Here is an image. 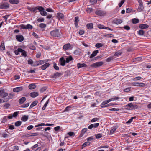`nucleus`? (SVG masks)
Wrapping results in <instances>:
<instances>
[{"instance_id": "41", "label": "nucleus", "mask_w": 151, "mask_h": 151, "mask_svg": "<svg viewBox=\"0 0 151 151\" xmlns=\"http://www.w3.org/2000/svg\"><path fill=\"white\" fill-rule=\"evenodd\" d=\"M22 124V122L20 121H17L15 123V125L17 127L20 126Z\"/></svg>"}, {"instance_id": "2", "label": "nucleus", "mask_w": 151, "mask_h": 151, "mask_svg": "<svg viewBox=\"0 0 151 151\" xmlns=\"http://www.w3.org/2000/svg\"><path fill=\"white\" fill-rule=\"evenodd\" d=\"M60 32L58 29L52 31L50 32V34L53 37H59L60 36Z\"/></svg>"}, {"instance_id": "30", "label": "nucleus", "mask_w": 151, "mask_h": 151, "mask_svg": "<svg viewBox=\"0 0 151 151\" xmlns=\"http://www.w3.org/2000/svg\"><path fill=\"white\" fill-rule=\"evenodd\" d=\"M40 8V6L39 7H36L35 8H31V9H29V10L30 11H33L34 12H36V11L37 10H39V9Z\"/></svg>"}, {"instance_id": "36", "label": "nucleus", "mask_w": 151, "mask_h": 151, "mask_svg": "<svg viewBox=\"0 0 151 151\" xmlns=\"http://www.w3.org/2000/svg\"><path fill=\"white\" fill-rule=\"evenodd\" d=\"M132 22L134 24H136L139 22V20L138 19L134 18L132 19Z\"/></svg>"}, {"instance_id": "63", "label": "nucleus", "mask_w": 151, "mask_h": 151, "mask_svg": "<svg viewBox=\"0 0 151 151\" xmlns=\"http://www.w3.org/2000/svg\"><path fill=\"white\" fill-rule=\"evenodd\" d=\"M99 120V119L97 118L93 119L91 121V122H96Z\"/></svg>"}, {"instance_id": "62", "label": "nucleus", "mask_w": 151, "mask_h": 151, "mask_svg": "<svg viewBox=\"0 0 151 151\" xmlns=\"http://www.w3.org/2000/svg\"><path fill=\"white\" fill-rule=\"evenodd\" d=\"M44 19L43 18H39L37 19V21L39 22H42L44 21Z\"/></svg>"}, {"instance_id": "9", "label": "nucleus", "mask_w": 151, "mask_h": 151, "mask_svg": "<svg viewBox=\"0 0 151 151\" xmlns=\"http://www.w3.org/2000/svg\"><path fill=\"white\" fill-rule=\"evenodd\" d=\"M17 40L19 42H22L24 40V38L23 36L21 35H17L16 36Z\"/></svg>"}, {"instance_id": "31", "label": "nucleus", "mask_w": 151, "mask_h": 151, "mask_svg": "<svg viewBox=\"0 0 151 151\" xmlns=\"http://www.w3.org/2000/svg\"><path fill=\"white\" fill-rule=\"evenodd\" d=\"M38 102L37 101H34L31 104L30 108H31L35 106L37 104Z\"/></svg>"}, {"instance_id": "28", "label": "nucleus", "mask_w": 151, "mask_h": 151, "mask_svg": "<svg viewBox=\"0 0 151 151\" xmlns=\"http://www.w3.org/2000/svg\"><path fill=\"white\" fill-rule=\"evenodd\" d=\"M79 22V18L78 17H76L75 18V24L76 27L78 26Z\"/></svg>"}, {"instance_id": "13", "label": "nucleus", "mask_w": 151, "mask_h": 151, "mask_svg": "<svg viewBox=\"0 0 151 151\" xmlns=\"http://www.w3.org/2000/svg\"><path fill=\"white\" fill-rule=\"evenodd\" d=\"M50 65V64L48 63H47L42 65L40 67L41 68L42 70H45Z\"/></svg>"}, {"instance_id": "16", "label": "nucleus", "mask_w": 151, "mask_h": 151, "mask_svg": "<svg viewBox=\"0 0 151 151\" xmlns=\"http://www.w3.org/2000/svg\"><path fill=\"white\" fill-rule=\"evenodd\" d=\"M57 18L59 20L63 19H64V15L61 13H58L57 14Z\"/></svg>"}, {"instance_id": "4", "label": "nucleus", "mask_w": 151, "mask_h": 151, "mask_svg": "<svg viewBox=\"0 0 151 151\" xmlns=\"http://www.w3.org/2000/svg\"><path fill=\"white\" fill-rule=\"evenodd\" d=\"M20 27L21 29H32L33 27V26L29 24H28L26 25L24 24H22L20 26Z\"/></svg>"}, {"instance_id": "12", "label": "nucleus", "mask_w": 151, "mask_h": 151, "mask_svg": "<svg viewBox=\"0 0 151 151\" xmlns=\"http://www.w3.org/2000/svg\"><path fill=\"white\" fill-rule=\"evenodd\" d=\"M133 85L135 86H140L141 87H145V85L144 83H133Z\"/></svg>"}, {"instance_id": "20", "label": "nucleus", "mask_w": 151, "mask_h": 151, "mask_svg": "<svg viewBox=\"0 0 151 151\" xmlns=\"http://www.w3.org/2000/svg\"><path fill=\"white\" fill-rule=\"evenodd\" d=\"M70 43H68L64 45L63 48L64 50H66L70 47Z\"/></svg>"}, {"instance_id": "15", "label": "nucleus", "mask_w": 151, "mask_h": 151, "mask_svg": "<svg viewBox=\"0 0 151 151\" xmlns=\"http://www.w3.org/2000/svg\"><path fill=\"white\" fill-rule=\"evenodd\" d=\"M22 88L21 87H17L14 88L13 89V91L14 92H18L22 90Z\"/></svg>"}, {"instance_id": "26", "label": "nucleus", "mask_w": 151, "mask_h": 151, "mask_svg": "<svg viewBox=\"0 0 151 151\" xmlns=\"http://www.w3.org/2000/svg\"><path fill=\"white\" fill-rule=\"evenodd\" d=\"M86 66V65L85 63L81 64L78 63L77 64V67L78 69L82 67H85Z\"/></svg>"}, {"instance_id": "5", "label": "nucleus", "mask_w": 151, "mask_h": 151, "mask_svg": "<svg viewBox=\"0 0 151 151\" xmlns=\"http://www.w3.org/2000/svg\"><path fill=\"white\" fill-rule=\"evenodd\" d=\"M103 64L102 62H99L95 63L91 65V67L93 68H96L99 66H101Z\"/></svg>"}, {"instance_id": "61", "label": "nucleus", "mask_w": 151, "mask_h": 151, "mask_svg": "<svg viewBox=\"0 0 151 151\" xmlns=\"http://www.w3.org/2000/svg\"><path fill=\"white\" fill-rule=\"evenodd\" d=\"M134 118V117H132L128 121L126 122V123H130L132 121V120Z\"/></svg>"}, {"instance_id": "60", "label": "nucleus", "mask_w": 151, "mask_h": 151, "mask_svg": "<svg viewBox=\"0 0 151 151\" xmlns=\"http://www.w3.org/2000/svg\"><path fill=\"white\" fill-rule=\"evenodd\" d=\"M18 112H15L13 113V115H12L14 117H15L18 115Z\"/></svg>"}, {"instance_id": "38", "label": "nucleus", "mask_w": 151, "mask_h": 151, "mask_svg": "<svg viewBox=\"0 0 151 151\" xmlns=\"http://www.w3.org/2000/svg\"><path fill=\"white\" fill-rule=\"evenodd\" d=\"M119 98L118 97H116L114 98H112L111 99H109V100H107L108 101V102L109 103L110 102H111L112 101H114L116 100H118L119 99Z\"/></svg>"}, {"instance_id": "21", "label": "nucleus", "mask_w": 151, "mask_h": 151, "mask_svg": "<svg viewBox=\"0 0 151 151\" xmlns=\"http://www.w3.org/2000/svg\"><path fill=\"white\" fill-rule=\"evenodd\" d=\"M26 100V99L25 97H22L19 100V104H22Z\"/></svg>"}, {"instance_id": "44", "label": "nucleus", "mask_w": 151, "mask_h": 151, "mask_svg": "<svg viewBox=\"0 0 151 151\" xmlns=\"http://www.w3.org/2000/svg\"><path fill=\"white\" fill-rule=\"evenodd\" d=\"M122 52L120 51H119L115 53L114 54L115 56H119V55H121L122 54Z\"/></svg>"}, {"instance_id": "14", "label": "nucleus", "mask_w": 151, "mask_h": 151, "mask_svg": "<svg viewBox=\"0 0 151 151\" xmlns=\"http://www.w3.org/2000/svg\"><path fill=\"white\" fill-rule=\"evenodd\" d=\"M30 95L31 97L35 98L38 95V93L36 91L30 93Z\"/></svg>"}, {"instance_id": "19", "label": "nucleus", "mask_w": 151, "mask_h": 151, "mask_svg": "<svg viewBox=\"0 0 151 151\" xmlns=\"http://www.w3.org/2000/svg\"><path fill=\"white\" fill-rule=\"evenodd\" d=\"M60 65L62 66H64L65 65L66 61L63 57H62L60 59Z\"/></svg>"}, {"instance_id": "64", "label": "nucleus", "mask_w": 151, "mask_h": 151, "mask_svg": "<svg viewBox=\"0 0 151 151\" xmlns=\"http://www.w3.org/2000/svg\"><path fill=\"white\" fill-rule=\"evenodd\" d=\"M116 130V128L114 127L110 131V133L111 134H113Z\"/></svg>"}, {"instance_id": "25", "label": "nucleus", "mask_w": 151, "mask_h": 151, "mask_svg": "<svg viewBox=\"0 0 151 151\" xmlns=\"http://www.w3.org/2000/svg\"><path fill=\"white\" fill-rule=\"evenodd\" d=\"M144 7L143 6V4H139V5L138 7V8L137 9V11L138 12H141V11H142L144 9Z\"/></svg>"}, {"instance_id": "43", "label": "nucleus", "mask_w": 151, "mask_h": 151, "mask_svg": "<svg viewBox=\"0 0 151 151\" xmlns=\"http://www.w3.org/2000/svg\"><path fill=\"white\" fill-rule=\"evenodd\" d=\"M46 25L44 23H42L39 25V27L41 28H44L46 27Z\"/></svg>"}, {"instance_id": "56", "label": "nucleus", "mask_w": 151, "mask_h": 151, "mask_svg": "<svg viewBox=\"0 0 151 151\" xmlns=\"http://www.w3.org/2000/svg\"><path fill=\"white\" fill-rule=\"evenodd\" d=\"M96 138H100L102 137V135L100 134H98L95 135Z\"/></svg>"}, {"instance_id": "46", "label": "nucleus", "mask_w": 151, "mask_h": 151, "mask_svg": "<svg viewBox=\"0 0 151 151\" xmlns=\"http://www.w3.org/2000/svg\"><path fill=\"white\" fill-rule=\"evenodd\" d=\"M48 102H49V100H48L46 101V102L45 103V104L44 106L42 108V110H45V109L46 108V106H47V104L48 103Z\"/></svg>"}, {"instance_id": "32", "label": "nucleus", "mask_w": 151, "mask_h": 151, "mask_svg": "<svg viewBox=\"0 0 151 151\" xmlns=\"http://www.w3.org/2000/svg\"><path fill=\"white\" fill-rule=\"evenodd\" d=\"M139 27L141 29H145L148 27V26L146 24H140Z\"/></svg>"}, {"instance_id": "8", "label": "nucleus", "mask_w": 151, "mask_h": 151, "mask_svg": "<svg viewBox=\"0 0 151 151\" xmlns=\"http://www.w3.org/2000/svg\"><path fill=\"white\" fill-rule=\"evenodd\" d=\"M61 75V73L58 72H56L53 75H52L50 76L51 79H55L59 77Z\"/></svg>"}, {"instance_id": "17", "label": "nucleus", "mask_w": 151, "mask_h": 151, "mask_svg": "<svg viewBox=\"0 0 151 151\" xmlns=\"http://www.w3.org/2000/svg\"><path fill=\"white\" fill-rule=\"evenodd\" d=\"M48 61L47 59L43 60L38 61V65H41L43 64L44 63H46Z\"/></svg>"}, {"instance_id": "55", "label": "nucleus", "mask_w": 151, "mask_h": 151, "mask_svg": "<svg viewBox=\"0 0 151 151\" xmlns=\"http://www.w3.org/2000/svg\"><path fill=\"white\" fill-rule=\"evenodd\" d=\"M7 117H6V116H5L4 117L2 120L1 121V122L2 123H5V122L6 121H7Z\"/></svg>"}, {"instance_id": "27", "label": "nucleus", "mask_w": 151, "mask_h": 151, "mask_svg": "<svg viewBox=\"0 0 151 151\" xmlns=\"http://www.w3.org/2000/svg\"><path fill=\"white\" fill-rule=\"evenodd\" d=\"M98 50H95V51H94L93 52V53H92V54L90 56V58H92L95 56H96L97 53H98Z\"/></svg>"}, {"instance_id": "59", "label": "nucleus", "mask_w": 151, "mask_h": 151, "mask_svg": "<svg viewBox=\"0 0 151 151\" xmlns=\"http://www.w3.org/2000/svg\"><path fill=\"white\" fill-rule=\"evenodd\" d=\"M26 54H27V52L25 51H24V50L23 52H22L21 55L22 56H24L25 57H26L27 56Z\"/></svg>"}, {"instance_id": "34", "label": "nucleus", "mask_w": 151, "mask_h": 151, "mask_svg": "<svg viewBox=\"0 0 151 151\" xmlns=\"http://www.w3.org/2000/svg\"><path fill=\"white\" fill-rule=\"evenodd\" d=\"M14 96V94L13 93H10L8 96V100L12 99Z\"/></svg>"}, {"instance_id": "7", "label": "nucleus", "mask_w": 151, "mask_h": 151, "mask_svg": "<svg viewBox=\"0 0 151 151\" xmlns=\"http://www.w3.org/2000/svg\"><path fill=\"white\" fill-rule=\"evenodd\" d=\"M39 11L40 12V14L43 16H46L47 15V12L45 11L44 8L41 6H40Z\"/></svg>"}, {"instance_id": "51", "label": "nucleus", "mask_w": 151, "mask_h": 151, "mask_svg": "<svg viewBox=\"0 0 151 151\" xmlns=\"http://www.w3.org/2000/svg\"><path fill=\"white\" fill-rule=\"evenodd\" d=\"M29 48L32 50H35L36 49L35 47L32 45H29Z\"/></svg>"}, {"instance_id": "57", "label": "nucleus", "mask_w": 151, "mask_h": 151, "mask_svg": "<svg viewBox=\"0 0 151 151\" xmlns=\"http://www.w3.org/2000/svg\"><path fill=\"white\" fill-rule=\"evenodd\" d=\"M92 9L91 8H88L87 9V11L88 13H90L92 11Z\"/></svg>"}, {"instance_id": "50", "label": "nucleus", "mask_w": 151, "mask_h": 151, "mask_svg": "<svg viewBox=\"0 0 151 151\" xmlns=\"http://www.w3.org/2000/svg\"><path fill=\"white\" fill-rule=\"evenodd\" d=\"M53 66L54 67V68L57 70H59V68L57 66L56 64L54 63H53Z\"/></svg>"}, {"instance_id": "39", "label": "nucleus", "mask_w": 151, "mask_h": 151, "mask_svg": "<svg viewBox=\"0 0 151 151\" xmlns=\"http://www.w3.org/2000/svg\"><path fill=\"white\" fill-rule=\"evenodd\" d=\"M0 48L1 50H3L5 49L4 44V42H2L0 45Z\"/></svg>"}, {"instance_id": "11", "label": "nucleus", "mask_w": 151, "mask_h": 151, "mask_svg": "<svg viewBox=\"0 0 151 151\" xmlns=\"http://www.w3.org/2000/svg\"><path fill=\"white\" fill-rule=\"evenodd\" d=\"M99 123H96L94 124H91L88 126V128L89 129H91L93 128H96L99 126Z\"/></svg>"}, {"instance_id": "18", "label": "nucleus", "mask_w": 151, "mask_h": 151, "mask_svg": "<svg viewBox=\"0 0 151 151\" xmlns=\"http://www.w3.org/2000/svg\"><path fill=\"white\" fill-rule=\"evenodd\" d=\"M122 21L121 19H116L113 21V23L117 24H119L122 22Z\"/></svg>"}, {"instance_id": "10", "label": "nucleus", "mask_w": 151, "mask_h": 151, "mask_svg": "<svg viewBox=\"0 0 151 151\" xmlns=\"http://www.w3.org/2000/svg\"><path fill=\"white\" fill-rule=\"evenodd\" d=\"M9 7V4L6 3L0 5V8L1 9H6Z\"/></svg>"}, {"instance_id": "52", "label": "nucleus", "mask_w": 151, "mask_h": 151, "mask_svg": "<svg viewBox=\"0 0 151 151\" xmlns=\"http://www.w3.org/2000/svg\"><path fill=\"white\" fill-rule=\"evenodd\" d=\"M108 103V101L107 100L104 101L102 103L101 106H105V105L107 104Z\"/></svg>"}, {"instance_id": "35", "label": "nucleus", "mask_w": 151, "mask_h": 151, "mask_svg": "<svg viewBox=\"0 0 151 151\" xmlns=\"http://www.w3.org/2000/svg\"><path fill=\"white\" fill-rule=\"evenodd\" d=\"M81 53V50L79 49H76L74 52V53L76 55H79Z\"/></svg>"}, {"instance_id": "33", "label": "nucleus", "mask_w": 151, "mask_h": 151, "mask_svg": "<svg viewBox=\"0 0 151 151\" xmlns=\"http://www.w3.org/2000/svg\"><path fill=\"white\" fill-rule=\"evenodd\" d=\"M9 2L12 4H17L19 3V0H9Z\"/></svg>"}, {"instance_id": "37", "label": "nucleus", "mask_w": 151, "mask_h": 151, "mask_svg": "<svg viewBox=\"0 0 151 151\" xmlns=\"http://www.w3.org/2000/svg\"><path fill=\"white\" fill-rule=\"evenodd\" d=\"M73 59L72 57L71 56H69L66 58V62L67 63H69L70 61L71 60Z\"/></svg>"}, {"instance_id": "23", "label": "nucleus", "mask_w": 151, "mask_h": 151, "mask_svg": "<svg viewBox=\"0 0 151 151\" xmlns=\"http://www.w3.org/2000/svg\"><path fill=\"white\" fill-rule=\"evenodd\" d=\"M29 88L30 89H33L35 88L36 87V85L34 83H32L29 84Z\"/></svg>"}, {"instance_id": "1", "label": "nucleus", "mask_w": 151, "mask_h": 151, "mask_svg": "<svg viewBox=\"0 0 151 151\" xmlns=\"http://www.w3.org/2000/svg\"><path fill=\"white\" fill-rule=\"evenodd\" d=\"M125 109L127 110H132L138 108V106L136 105H133L132 103L128 104L125 106Z\"/></svg>"}, {"instance_id": "58", "label": "nucleus", "mask_w": 151, "mask_h": 151, "mask_svg": "<svg viewBox=\"0 0 151 151\" xmlns=\"http://www.w3.org/2000/svg\"><path fill=\"white\" fill-rule=\"evenodd\" d=\"M114 58L113 57H109L107 59L106 61L107 62H110L111 60L113 59Z\"/></svg>"}, {"instance_id": "53", "label": "nucleus", "mask_w": 151, "mask_h": 151, "mask_svg": "<svg viewBox=\"0 0 151 151\" xmlns=\"http://www.w3.org/2000/svg\"><path fill=\"white\" fill-rule=\"evenodd\" d=\"M97 0H90V2L92 4H96L97 3Z\"/></svg>"}, {"instance_id": "29", "label": "nucleus", "mask_w": 151, "mask_h": 151, "mask_svg": "<svg viewBox=\"0 0 151 151\" xmlns=\"http://www.w3.org/2000/svg\"><path fill=\"white\" fill-rule=\"evenodd\" d=\"M86 26L89 29H91L93 27V24L92 23L88 24L86 25Z\"/></svg>"}, {"instance_id": "42", "label": "nucleus", "mask_w": 151, "mask_h": 151, "mask_svg": "<svg viewBox=\"0 0 151 151\" xmlns=\"http://www.w3.org/2000/svg\"><path fill=\"white\" fill-rule=\"evenodd\" d=\"M90 142H86L84 143L83 145V148L85 147L87 145H89L90 144Z\"/></svg>"}, {"instance_id": "40", "label": "nucleus", "mask_w": 151, "mask_h": 151, "mask_svg": "<svg viewBox=\"0 0 151 151\" xmlns=\"http://www.w3.org/2000/svg\"><path fill=\"white\" fill-rule=\"evenodd\" d=\"M38 135V134L37 133H32L28 134V137H31V136H37Z\"/></svg>"}, {"instance_id": "45", "label": "nucleus", "mask_w": 151, "mask_h": 151, "mask_svg": "<svg viewBox=\"0 0 151 151\" xmlns=\"http://www.w3.org/2000/svg\"><path fill=\"white\" fill-rule=\"evenodd\" d=\"M103 46V44L102 43H98L96 44L95 47L97 48H99Z\"/></svg>"}, {"instance_id": "22", "label": "nucleus", "mask_w": 151, "mask_h": 151, "mask_svg": "<svg viewBox=\"0 0 151 151\" xmlns=\"http://www.w3.org/2000/svg\"><path fill=\"white\" fill-rule=\"evenodd\" d=\"M87 129L86 128H85L83 129L81 132V134H80V136L82 137L85 133L87 131Z\"/></svg>"}, {"instance_id": "54", "label": "nucleus", "mask_w": 151, "mask_h": 151, "mask_svg": "<svg viewBox=\"0 0 151 151\" xmlns=\"http://www.w3.org/2000/svg\"><path fill=\"white\" fill-rule=\"evenodd\" d=\"M29 103H27L26 104H23L22 105V107H27L29 105Z\"/></svg>"}, {"instance_id": "47", "label": "nucleus", "mask_w": 151, "mask_h": 151, "mask_svg": "<svg viewBox=\"0 0 151 151\" xmlns=\"http://www.w3.org/2000/svg\"><path fill=\"white\" fill-rule=\"evenodd\" d=\"M144 33V32L142 30H140L138 31V34L140 35H143Z\"/></svg>"}, {"instance_id": "3", "label": "nucleus", "mask_w": 151, "mask_h": 151, "mask_svg": "<svg viewBox=\"0 0 151 151\" xmlns=\"http://www.w3.org/2000/svg\"><path fill=\"white\" fill-rule=\"evenodd\" d=\"M8 96V93L5 92L4 89L0 90V97L4 98Z\"/></svg>"}, {"instance_id": "6", "label": "nucleus", "mask_w": 151, "mask_h": 151, "mask_svg": "<svg viewBox=\"0 0 151 151\" xmlns=\"http://www.w3.org/2000/svg\"><path fill=\"white\" fill-rule=\"evenodd\" d=\"M96 14L99 16H104L106 14V13L105 11H101V10H98L96 12Z\"/></svg>"}, {"instance_id": "49", "label": "nucleus", "mask_w": 151, "mask_h": 151, "mask_svg": "<svg viewBox=\"0 0 151 151\" xmlns=\"http://www.w3.org/2000/svg\"><path fill=\"white\" fill-rule=\"evenodd\" d=\"M125 0H122L120 2L119 4V7H121L122 6L125 1Z\"/></svg>"}, {"instance_id": "48", "label": "nucleus", "mask_w": 151, "mask_h": 151, "mask_svg": "<svg viewBox=\"0 0 151 151\" xmlns=\"http://www.w3.org/2000/svg\"><path fill=\"white\" fill-rule=\"evenodd\" d=\"M115 105V104H112V103H110V104H108L107 105H106V106H101V108H104V107L109 106H112V105Z\"/></svg>"}, {"instance_id": "24", "label": "nucleus", "mask_w": 151, "mask_h": 151, "mask_svg": "<svg viewBox=\"0 0 151 151\" xmlns=\"http://www.w3.org/2000/svg\"><path fill=\"white\" fill-rule=\"evenodd\" d=\"M28 118V116L24 115L21 118V120L22 121H26L27 120Z\"/></svg>"}]
</instances>
